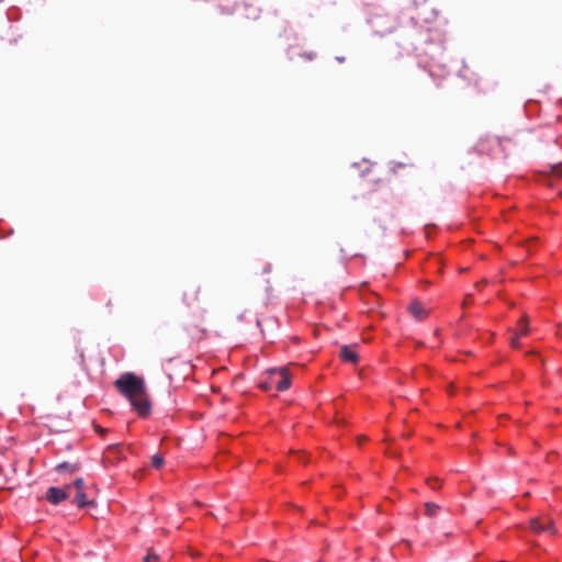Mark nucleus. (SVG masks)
Returning <instances> with one entry per match:
<instances>
[{
  "instance_id": "obj_1",
  "label": "nucleus",
  "mask_w": 562,
  "mask_h": 562,
  "mask_svg": "<svg viewBox=\"0 0 562 562\" xmlns=\"http://www.w3.org/2000/svg\"><path fill=\"white\" fill-rule=\"evenodd\" d=\"M114 386L121 395L130 401L140 417H147L150 414L151 404L142 378L126 372L114 381Z\"/></svg>"
},
{
  "instance_id": "obj_2",
  "label": "nucleus",
  "mask_w": 562,
  "mask_h": 562,
  "mask_svg": "<svg viewBox=\"0 0 562 562\" xmlns=\"http://www.w3.org/2000/svg\"><path fill=\"white\" fill-rule=\"evenodd\" d=\"M269 381L262 384L265 390L269 389V385H276L278 391H285L291 385V374L286 367L272 368L269 371Z\"/></svg>"
},
{
  "instance_id": "obj_3",
  "label": "nucleus",
  "mask_w": 562,
  "mask_h": 562,
  "mask_svg": "<svg viewBox=\"0 0 562 562\" xmlns=\"http://www.w3.org/2000/svg\"><path fill=\"white\" fill-rule=\"evenodd\" d=\"M529 527L535 533L549 532L554 535L557 529L554 522L549 517H535L529 520Z\"/></svg>"
},
{
  "instance_id": "obj_4",
  "label": "nucleus",
  "mask_w": 562,
  "mask_h": 562,
  "mask_svg": "<svg viewBox=\"0 0 562 562\" xmlns=\"http://www.w3.org/2000/svg\"><path fill=\"white\" fill-rule=\"evenodd\" d=\"M68 491L52 486L46 492V498L48 502H50L54 505L59 504L60 502L65 501L68 497Z\"/></svg>"
},
{
  "instance_id": "obj_5",
  "label": "nucleus",
  "mask_w": 562,
  "mask_h": 562,
  "mask_svg": "<svg viewBox=\"0 0 562 562\" xmlns=\"http://www.w3.org/2000/svg\"><path fill=\"white\" fill-rule=\"evenodd\" d=\"M200 286H189L183 293V302L187 306H192L200 301Z\"/></svg>"
},
{
  "instance_id": "obj_6",
  "label": "nucleus",
  "mask_w": 562,
  "mask_h": 562,
  "mask_svg": "<svg viewBox=\"0 0 562 562\" xmlns=\"http://www.w3.org/2000/svg\"><path fill=\"white\" fill-rule=\"evenodd\" d=\"M357 345H345L340 348V357L342 360L357 363L358 362V352Z\"/></svg>"
},
{
  "instance_id": "obj_7",
  "label": "nucleus",
  "mask_w": 562,
  "mask_h": 562,
  "mask_svg": "<svg viewBox=\"0 0 562 562\" xmlns=\"http://www.w3.org/2000/svg\"><path fill=\"white\" fill-rule=\"evenodd\" d=\"M408 311L417 321H423L428 315L423 303L419 301H413L408 306Z\"/></svg>"
},
{
  "instance_id": "obj_8",
  "label": "nucleus",
  "mask_w": 562,
  "mask_h": 562,
  "mask_svg": "<svg viewBox=\"0 0 562 562\" xmlns=\"http://www.w3.org/2000/svg\"><path fill=\"white\" fill-rule=\"evenodd\" d=\"M187 331L190 336V338L194 341H200L204 339L207 335V330L204 327H201L199 325H190L187 328Z\"/></svg>"
},
{
  "instance_id": "obj_9",
  "label": "nucleus",
  "mask_w": 562,
  "mask_h": 562,
  "mask_svg": "<svg viewBox=\"0 0 562 562\" xmlns=\"http://www.w3.org/2000/svg\"><path fill=\"white\" fill-rule=\"evenodd\" d=\"M74 503L79 508H83V507H87V506H94L95 505L94 501L88 499L87 494H86L85 491H77L76 492V495H75V498H74Z\"/></svg>"
},
{
  "instance_id": "obj_10",
  "label": "nucleus",
  "mask_w": 562,
  "mask_h": 562,
  "mask_svg": "<svg viewBox=\"0 0 562 562\" xmlns=\"http://www.w3.org/2000/svg\"><path fill=\"white\" fill-rule=\"evenodd\" d=\"M440 510V506L435 504V503H431V502H427L425 504V514L428 516V517H434L438 514V512Z\"/></svg>"
},
{
  "instance_id": "obj_11",
  "label": "nucleus",
  "mask_w": 562,
  "mask_h": 562,
  "mask_svg": "<svg viewBox=\"0 0 562 562\" xmlns=\"http://www.w3.org/2000/svg\"><path fill=\"white\" fill-rule=\"evenodd\" d=\"M529 333V327H528V318L527 316H524L520 318V321L518 322V333L516 335L518 336H525Z\"/></svg>"
},
{
  "instance_id": "obj_12",
  "label": "nucleus",
  "mask_w": 562,
  "mask_h": 562,
  "mask_svg": "<svg viewBox=\"0 0 562 562\" xmlns=\"http://www.w3.org/2000/svg\"><path fill=\"white\" fill-rule=\"evenodd\" d=\"M79 469V465L78 464H72V463H69V462H63V463H59L57 467H56V470L58 472H64V471H69L71 473L76 472L77 470Z\"/></svg>"
},
{
  "instance_id": "obj_13",
  "label": "nucleus",
  "mask_w": 562,
  "mask_h": 562,
  "mask_svg": "<svg viewBox=\"0 0 562 562\" xmlns=\"http://www.w3.org/2000/svg\"><path fill=\"white\" fill-rule=\"evenodd\" d=\"M151 463H153V465H154L156 469H160V468L164 465V463H165V461H164V456H162V454H159V453L154 454V456L151 457Z\"/></svg>"
},
{
  "instance_id": "obj_14",
  "label": "nucleus",
  "mask_w": 562,
  "mask_h": 562,
  "mask_svg": "<svg viewBox=\"0 0 562 562\" xmlns=\"http://www.w3.org/2000/svg\"><path fill=\"white\" fill-rule=\"evenodd\" d=\"M71 487L76 488V492L77 491H85V481H83V479H81V477L76 479L75 482L72 483V485H68L66 488L68 491Z\"/></svg>"
},
{
  "instance_id": "obj_15",
  "label": "nucleus",
  "mask_w": 562,
  "mask_h": 562,
  "mask_svg": "<svg viewBox=\"0 0 562 562\" xmlns=\"http://www.w3.org/2000/svg\"><path fill=\"white\" fill-rule=\"evenodd\" d=\"M551 173L558 178H562V161L551 166Z\"/></svg>"
},
{
  "instance_id": "obj_16",
  "label": "nucleus",
  "mask_w": 562,
  "mask_h": 562,
  "mask_svg": "<svg viewBox=\"0 0 562 562\" xmlns=\"http://www.w3.org/2000/svg\"><path fill=\"white\" fill-rule=\"evenodd\" d=\"M159 561V555L155 552H151L149 551L145 557H144V562H158Z\"/></svg>"
},
{
  "instance_id": "obj_17",
  "label": "nucleus",
  "mask_w": 562,
  "mask_h": 562,
  "mask_svg": "<svg viewBox=\"0 0 562 562\" xmlns=\"http://www.w3.org/2000/svg\"><path fill=\"white\" fill-rule=\"evenodd\" d=\"M406 167L405 164H402V162H398V164H395L394 167L392 168L393 172L396 175L400 169H404Z\"/></svg>"
},
{
  "instance_id": "obj_18",
  "label": "nucleus",
  "mask_w": 562,
  "mask_h": 562,
  "mask_svg": "<svg viewBox=\"0 0 562 562\" xmlns=\"http://www.w3.org/2000/svg\"><path fill=\"white\" fill-rule=\"evenodd\" d=\"M510 344H512V346L514 348H518L519 347L518 335H515V337L512 338Z\"/></svg>"
},
{
  "instance_id": "obj_19",
  "label": "nucleus",
  "mask_w": 562,
  "mask_h": 562,
  "mask_svg": "<svg viewBox=\"0 0 562 562\" xmlns=\"http://www.w3.org/2000/svg\"><path fill=\"white\" fill-rule=\"evenodd\" d=\"M437 483H438V479H432V480H429L428 481V484L431 488H436L437 486Z\"/></svg>"
},
{
  "instance_id": "obj_20",
  "label": "nucleus",
  "mask_w": 562,
  "mask_h": 562,
  "mask_svg": "<svg viewBox=\"0 0 562 562\" xmlns=\"http://www.w3.org/2000/svg\"><path fill=\"white\" fill-rule=\"evenodd\" d=\"M314 56H315V55H314V54H312V53H310V54L305 55V57H306V58H308L310 60H312V59L314 58Z\"/></svg>"
},
{
  "instance_id": "obj_21",
  "label": "nucleus",
  "mask_w": 562,
  "mask_h": 562,
  "mask_svg": "<svg viewBox=\"0 0 562 562\" xmlns=\"http://www.w3.org/2000/svg\"><path fill=\"white\" fill-rule=\"evenodd\" d=\"M97 430H98L99 432H104V431H105L104 429H102V428H100V427H98V428H97Z\"/></svg>"
}]
</instances>
